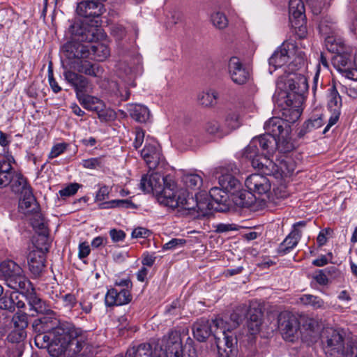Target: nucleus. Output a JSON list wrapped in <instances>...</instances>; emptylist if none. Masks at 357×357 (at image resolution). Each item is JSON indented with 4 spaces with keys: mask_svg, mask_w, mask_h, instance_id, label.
<instances>
[{
    "mask_svg": "<svg viewBox=\"0 0 357 357\" xmlns=\"http://www.w3.org/2000/svg\"><path fill=\"white\" fill-rule=\"evenodd\" d=\"M28 265L31 273L38 277L45 268V252L41 249L33 250L28 255Z\"/></svg>",
    "mask_w": 357,
    "mask_h": 357,
    "instance_id": "24",
    "label": "nucleus"
},
{
    "mask_svg": "<svg viewBox=\"0 0 357 357\" xmlns=\"http://www.w3.org/2000/svg\"><path fill=\"white\" fill-rule=\"evenodd\" d=\"M228 71L232 81L237 84H244L250 77L249 71L243 66L239 58L232 56L228 63Z\"/></svg>",
    "mask_w": 357,
    "mask_h": 357,
    "instance_id": "16",
    "label": "nucleus"
},
{
    "mask_svg": "<svg viewBox=\"0 0 357 357\" xmlns=\"http://www.w3.org/2000/svg\"><path fill=\"white\" fill-rule=\"evenodd\" d=\"M14 327L18 330L10 334L8 337L11 341L20 342L26 337L24 329L28 326V316L26 313L17 312L12 319Z\"/></svg>",
    "mask_w": 357,
    "mask_h": 357,
    "instance_id": "25",
    "label": "nucleus"
},
{
    "mask_svg": "<svg viewBox=\"0 0 357 357\" xmlns=\"http://www.w3.org/2000/svg\"><path fill=\"white\" fill-rule=\"evenodd\" d=\"M130 291L128 289H109L105 296L106 306L112 307L129 303L132 299Z\"/></svg>",
    "mask_w": 357,
    "mask_h": 357,
    "instance_id": "20",
    "label": "nucleus"
},
{
    "mask_svg": "<svg viewBox=\"0 0 357 357\" xmlns=\"http://www.w3.org/2000/svg\"><path fill=\"white\" fill-rule=\"evenodd\" d=\"M18 292L25 298L29 306V310L31 311L32 307L37 302L36 301L40 299V297L36 293L33 286L31 285V287H28L26 289L20 290Z\"/></svg>",
    "mask_w": 357,
    "mask_h": 357,
    "instance_id": "49",
    "label": "nucleus"
},
{
    "mask_svg": "<svg viewBox=\"0 0 357 357\" xmlns=\"http://www.w3.org/2000/svg\"><path fill=\"white\" fill-rule=\"evenodd\" d=\"M0 280L17 291L31 286L21 266L13 260H6L0 264Z\"/></svg>",
    "mask_w": 357,
    "mask_h": 357,
    "instance_id": "4",
    "label": "nucleus"
},
{
    "mask_svg": "<svg viewBox=\"0 0 357 357\" xmlns=\"http://www.w3.org/2000/svg\"><path fill=\"white\" fill-rule=\"evenodd\" d=\"M333 64L335 68L342 74L345 78L357 81V69L351 68L352 60L349 54H339L333 59Z\"/></svg>",
    "mask_w": 357,
    "mask_h": 357,
    "instance_id": "14",
    "label": "nucleus"
},
{
    "mask_svg": "<svg viewBox=\"0 0 357 357\" xmlns=\"http://www.w3.org/2000/svg\"><path fill=\"white\" fill-rule=\"evenodd\" d=\"M67 146L68 144L66 143H59L54 145L49 154V158L52 159L58 157L66 151Z\"/></svg>",
    "mask_w": 357,
    "mask_h": 357,
    "instance_id": "58",
    "label": "nucleus"
},
{
    "mask_svg": "<svg viewBox=\"0 0 357 357\" xmlns=\"http://www.w3.org/2000/svg\"><path fill=\"white\" fill-rule=\"evenodd\" d=\"M218 98V93L213 89L207 91H203L198 96V101L200 105L204 107H210L216 103Z\"/></svg>",
    "mask_w": 357,
    "mask_h": 357,
    "instance_id": "43",
    "label": "nucleus"
},
{
    "mask_svg": "<svg viewBox=\"0 0 357 357\" xmlns=\"http://www.w3.org/2000/svg\"><path fill=\"white\" fill-rule=\"evenodd\" d=\"M333 23L326 18L322 19L320 21L319 29L320 33L324 36H329L333 32Z\"/></svg>",
    "mask_w": 357,
    "mask_h": 357,
    "instance_id": "53",
    "label": "nucleus"
},
{
    "mask_svg": "<svg viewBox=\"0 0 357 357\" xmlns=\"http://www.w3.org/2000/svg\"><path fill=\"white\" fill-rule=\"evenodd\" d=\"M106 0H82L77 6L76 12L83 17L98 18L102 13V2Z\"/></svg>",
    "mask_w": 357,
    "mask_h": 357,
    "instance_id": "15",
    "label": "nucleus"
},
{
    "mask_svg": "<svg viewBox=\"0 0 357 357\" xmlns=\"http://www.w3.org/2000/svg\"><path fill=\"white\" fill-rule=\"evenodd\" d=\"M222 324V319L208 320L205 318H201L195 322L192 325V333L194 337L199 342H205L207 338L213 335L216 340V337H220L218 332L220 325Z\"/></svg>",
    "mask_w": 357,
    "mask_h": 357,
    "instance_id": "8",
    "label": "nucleus"
},
{
    "mask_svg": "<svg viewBox=\"0 0 357 357\" xmlns=\"http://www.w3.org/2000/svg\"><path fill=\"white\" fill-rule=\"evenodd\" d=\"M135 138L133 142V146L135 149H137L142 146L144 142V132L142 128H136L135 130Z\"/></svg>",
    "mask_w": 357,
    "mask_h": 357,
    "instance_id": "61",
    "label": "nucleus"
},
{
    "mask_svg": "<svg viewBox=\"0 0 357 357\" xmlns=\"http://www.w3.org/2000/svg\"><path fill=\"white\" fill-rule=\"evenodd\" d=\"M273 155H259L253 158H247L250 161L252 166L261 170L266 174H276L277 162H274L270 158Z\"/></svg>",
    "mask_w": 357,
    "mask_h": 357,
    "instance_id": "26",
    "label": "nucleus"
},
{
    "mask_svg": "<svg viewBox=\"0 0 357 357\" xmlns=\"http://www.w3.org/2000/svg\"><path fill=\"white\" fill-rule=\"evenodd\" d=\"M11 168V164L10 160H6L3 159L0 160V188H3L6 187L9 180H8V173L6 172L8 169Z\"/></svg>",
    "mask_w": 357,
    "mask_h": 357,
    "instance_id": "48",
    "label": "nucleus"
},
{
    "mask_svg": "<svg viewBox=\"0 0 357 357\" xmlns=\"http://www.w3.org/2000/svg\"><path fill=\"white\" fill-rule=\"evenodd\" d=\"M328 107L331 112L341 113L342 98L335 88H333L331 91Z\"/></svg>",
    "mask_w": 357,
    "mask_h": 357,
    "instance_id": "45",
    "label": "nucleus"
},
{
    "mask_svg": "<svg viewBox=\"0 0 357 357\" xmlns=\"http://www.w3.org/2000/svg\"><path fill=\"white\" fill-rule=\"evenodd\" d=\"M321 341L326 354L331 357H345L344 337L338 331L325 328L321 332Z\"/></svg>",
    "mask_w": 357,
    "mask_h": 357,
    "instance_id": "7",
    "label": "nucleus"
},
{
    "mask_svg": "<svg viewBox=\"0 0 357 357\" xmlns=\"http://www.w3.org/2000/svg\"><path fill=\"white\" fill-rule=\"evenodd\" d=\"M36 305L32 307V310L38 314H46L47 315L53 313V311L50 310L47 305L45 301L42 300L40 298L37 300Z\"/></svg>",
    "mask_w": 357,
    "mask_h": 357,
    "instance_id": "54",
    "label": "nucleus"
},
{
    "mask_svg": "<svg viewBox=\"0 0 357 357\" xmlns=\"http://www.w3.org/2000/svg\"><path fill=\"white\" fill-rule=\"evenodd\" d=\"M287 92V99L291 94V98L298 100L300 104L302 97L308 89L307 78L301 74L290 75L284 82Z\"/></svg>",
    "mask_w": 357,
    "mask_h": 357,
    "instance_id": "10",
    "label": "nucleus"
},
{
    "mask_svg": "<svg viewBox=\"0 0 357 357\" xmlns=\"http://www.w3.org/2000/svg\"><path fill=\"white\" fill-rule=\"evenodd\" d=\"M182 181L186 188L190 189H199L202 185V177L197 174H188L183 176Z\"/></svg>",
    "mask_w": 357,
    "mask_h": 357,
    "instance_id": "46",
    "label": "nucleus"
},
{
    "mask_svg": "<svg viewBox=\"0 0 357 357\" xmlns=\"http://www.w3.org/2000/svg\"><path fill=\"white\" fill-rule=\"evenodd\" d=\"M324 125V120L321 116L316 118H311L305 121V126L311 131L321 128Z\"/></svg>",
    "mask_w": 357,
    "mask_h": 357,
    "instance_id": "57",
    "label": "nucleus"
},
{
    "mask_svg": "<svg viewBox=\"0 0 357 357\" xmlns=\"http://www.w3.org/2000/svg\"><path fill=\"white\" fill-rule=\"evenodd\" d=\"M19 208L25 215H29L39 208L31 189H25L19 201Z\"/></svg>",
    "mask_w": 357,
    "mask_h": 357,
    "instance_id": "32",
    "label": "nucleus"
},
{
    "mask_svg": "<svg viewBox=\"0 0 357 357\" xmlns=\"http://www.w3.org/2000/svg\"><path fill=\"white\" fill-rule=\"evenodd\" d=\"M79 185L77 183H71L63 189L59 190L61 197H70L74 195L78 190Z\"/></svg>",
    "mask_w": 357,
    "mask_h": 357,
    "instance_id": "59",
    "label": "nucleus"
},
{
    "mask_svg": "<svg viewBox=\"0 0 357 357\" xmlns=\"http://www.w3.org/2000/svg\"><path fill=\"white\" fill-rule=\"evenodd\" d=\"M289 61L288 50L284 44L279 47L268 60L269 65L274 67V70L280 68L287 63Z\"/></svg>",
    "mask_w": 357,
    "mask_h": 357,
    "instance_id": "36",
    "label": "nucleus"
},
{
    "mask_svg": "<svg viewBox=\"0 0 357 357\" xmlns=\"http://www.w3.org/2000/svg\"><path fill=\"white\" fill-rule=\"evenodd\" d=\"M276 174L282 177L290 176L295 170L296 165L293 160L286 155L276 160Z\"/></svg>",
    "mask_w": 357,
    "mask_h": 357,
    "instance_id": "37",
    "label": "nucleus"
},
{
    "mask_svg": "<svg viewBox=\"0 0 357 357\" xmlns=\"http://www.w3.org/2000/svg\"><path fill=\"white\" fill-rule=\"evenodd\" d=\"M14 296L16 299H17V296L16 293H13L10 294V297L3 296L0 298V308L3 310H8L9 311H13L14 310L15 306V299Z\"/></svg>",
    "mask_w": 357,
    "mask_h": 357,
    "instance_id": "52",
    "label": "nucleus"
},
{
    "mask_svg": "<svg viewBox=\"0 0 357 357\" xmlns=\"http://www.w3.org/2000/svg\"><path fill=\"white\" fill-rule=\"evenodd\" d=\"M278 328L285 340L294 342L298 337L300 323L298 318L289 312H282L278 316Z\"/></svg>",
    "mask_w": 357,
    "mask_h": 357,
    "instance_id": "9",
    "label": "nucleus"
},
{
    "mask_svg": "<svg viewBox=\"0 0 357 357\" xmlns=\"http://www.w3.org/2000/svg\"><path fill=\"white\" fill-rule=\"evenodd\" d=\"M127 357H165V352L149 343H142L127 350Z\"/></svg>",
    "mask_w": 357,
    "mask_h": 357,
    "instance_id": "22",
    "label": "nucleus"
},
{
    "mask_svg": "<svg viewBox=\"0 0 357 357\" xmlns=\"http://www.w3.org/2000/svg\"><path fill=\"white\" fill-rule=\"evenodd\" d=\"M241 126L239 114L234 110H229L225 116V129L228 133Z\"/></svg>",
    "mask_w": 357,
    "mask_h": 357,
    "instance_id": "39",
    "label": "nucleus"
},
{
    "mask_svg": "<svg viewBox=\"0 0 357 357\" xmlns=\"http://www.w3.org/2000/svg\"><path fill=\"white\" fill-rule=\"evenodd\" d=\"M277 139V149L281 153H287L291 152L294 149V144L291 142V139L283 135L278 137Z\"/></svg>",
    "mask_w": 357,
    "mask_h": 357,
    "instance_id": "50",
    "label": "nucleus"
},
{
    "mask_svg": "<svg viewBox=\"0 0 357 357\" xmlns=\"http://www.w3.org/2000/svg\"><path fill=\"white\" fill-rule=\"evenodd\" d=\"M63 75L65 79L74 87L77 99L86 95L89 84L87 78L70 70L66 71Z\"/></svg>",
    "mask_w": 357,
    "mask_h": 357,
    "instance_id": "23",
    "label": "nucleus"
},
{
    "mask_svg": "<svg viewBox=\"0 0 357 357\" xmlns=\"http://www.w3.org/2000/svg\"><path fill=\"white\" fill-rule=\"evenodd\" d=\"M307 225V221L302 220L297 222L293 225V229L289 234V236L294 238L296 241H299L301 236L302 231L299 229V227H305Z\"/></svg>",
    "mask_w": 357,
    "mask_h": 357,
    "instance_id": "55",
    "label": "nucleus"
},
{
    "mask_svg": "<svg viewBox=\"0 0 357 357\" xmlns=\"http://www.w3.org/2000/svg\"><path fill=\"white\" fill-rule=\"evenodd\" d=\"M298 243L294 238L287 236L284 240L279 245L278 253L280 255H285L291 252Z\"/></svg>",
    "mask_w": 357,
    "mask_h": 357,
    "instance_id": "47",
    "label": "nucleus"
},
{
    "mask_svg": "<svg viewBox=\"0 0 357 357\" xmlns=\"http://www.w3.org/2000/svg\"><path fill=\"white\" fill-rule=\"evenodd\" d=\"M231 197L236 205L245 208L251 206L254 202V199H257L252 192L242 190L241 188L238 189L237 192H235Z\"/></svg>",
    "mask_w": 357,
    "mask_h": 357,
    "instance_id": "33",
    "label": "nucleus"
},
{
    "mask_svg": "<svg viewBox=\"0 0 357 357\" xmlns=\"http://www.w3.org/2000/svg\"><path fill=\"white\" fill-rule=\"evenodd\" d=\"M300 300L304 305H310L314 309H326L328 306L322 298L311 294H304Z\"/></svg>",
    "mask_w": 357,
    "mask_h": 357,
    "instance_id": "42",
    "label": "nucleus"
},
{
    "mask_svg": "<svg viewBox=\"0 0 357 357\" xmlns=\"http://www.w3.org/2000/svg\"><path fill=\"white\" fill-rule=\"evenodd\" d=\"M246 188L255 196H264L261 198L262 202H266L268 199V193L271 190V183L267 177L259 174H253L250 175L245 181Z\"/></svg>",
    "mask_w": 357,
    "mask_h": 357,
    "instance_id": "11",
    "label": "nucleus"
},
{
    "mask_svg": "<svg viewBox=\"0 0 357 357\" xmlns=\"http://www.w3.org/2000/svg\"><path fill=\"white\" fill-rule=\"evenodd\" d=\"M313 278L320 285H326L328 283L327 275L324 270H318Z\"/></svg>",
    "mask_w": 357,
    "mask_h": 357,
    "instance_id": "62",
    "label": "nucleus"
},
{
    "mask_svg": "<svg viewBox=\"0 0 357 357\" xmlns=\"http://www.w3.org/2000/svg\"><path fill=\"white\" fill-rule=\"evenodd\" d=\"M162 349L167 354H178L182 352V342L179 333L176 331L171 330L167 335L162 339L161 345L158 347Z\"/></svg>",
    "mask_w": 357,
    "mask_h": 357,
    "instance_id": "19",
    "label": "nucleus"
},
{
    "mask_svg": "<svg viewBox=\"0 0 357 357\" xmlns=\"http://www.w3.org/2000/svg\"><path fill=\"white\" fill-rule=\"evenodd\" d=\"M127 111L132 119L139 123H145L150 115L149 109L140 104H128Z\"/></svg>",
    "mask_w": 357,
    "mask_h": 357,
    "instance_id": "34",
    "label": "nucleus"
},
{
    "mask_svg": "<svg viewBox=\"0 0 357 357\" xmlns=\"http://www.w3.org/2000/svg\"><path fill=\"white\" fill-rule=\"evenodd\" d=\"M284 124L287 127V124L283 122L282 119L279 117H273L266 121L264 128L266 134L271 135L277 139L284 132Z\"/></svg>",
    "mask_w": 357,
    "mask_h": 357,
    "instance_id": "35",
    "label": "nucleus"
},
{
    "mask_svg": "<svg viewBox=\"0 0 357 357\" xmlns=\"http://www.w3.org/2000/svg\"><path fill=\"white\" fill-rule=\"evenodd\" d=\"M84 18V20L75 22L72 25H70L69 27V32L73 40L79 41L80 43H91L98 38V21L96 20V18L92 17L93 19L90 21L93 24H89L88 22V19L89 17Z\"/></svg>",
    "mask_w": 357,
    "mask_h": 357,
    "instance_id": "6",
    "label": "nucleus"
},
{
    "mask_svg": "<svg viewBox=\"0 0 357 357\" xmlns=\"http://www.w3.org/2000/svg\"><path fill=\"white\" fill-rule=\"evenodd\" d=\"M211 20L213 24L219 29L225 28L228 24V20L224 13L216 12L211 15Z\"/></svg>",
    "mask_w": 357,
    "mask_h": 357,
    "instance_id": "51",
    "label": "nucleus"
},
{
    "mask_svg": "<svg viewBox=\"0 0 357 357\" xmlns=\"http://www.w3.org/2000/svg\"><path fill=\"white\" fill-rule=\"evenodd\" d=\"M204 130L207 134L219 138H222L228 134V131L224 127H222L216 120H211L206 122L204 126Z\"/></svg>",
    "mask_w": 357,
    "mask_h": 357,
    "instance_id": "40",
    "label": "nucleus"
},
{
    "mask_svg": "<svg viewBox=\"0 0 357 357\" xmlns=\"http://www.w3.org/2000/svg\"><path fill=\"white\" fill-rule=\"evenodd\" d=\"M185 243L186 241L183 238H172L163 245V250H171L177 247L183 246Z\"/></svg>",
    "mask_w": 357,
    "mask_h": 357,
    "instance_id": "60",
    "label": "nucleus"
},
{
    "mask_svg": "<svg viewBox=\"0 0 357 357\" xmlns=\"http://www.w3.org/2000/svg\"><path fill=\"white\" fill-rule=\"evenodd\" d=\"M141 156L150 170L161 169L165 165L160 146L156 144L146 143L141 151Z\"/></svg>",
    "mask_w": 357,
    "mask_h": 357,
    "instance_id": "13",
    "label": "nucleus"
},
{
    "mask_svg": "<svg viewBox=\"0 0 357 357\" xmlns=\"http://www.w3.org/2000/svg\"><path fill=\"white\" fill-rule=\"evenodd\" d=\"M304 10V5L301 0H289V12L291 26H294L296 22L305 23Z\"/></svg>",
    "mask_w": 357,
    "mask_h": 357,
    "instance_id": "31",
    "label": "nucleus"
},
{
    "mask_svg": "<svg viewBox=\"0 0 357 357\" xmlns=\"http://www.w3.org/2000/svg\"><path fill=\"white\" fill-rule=\"evenodd\" d=\"M32 215L30 218V222L32 227L38 231V232L45 234L47 233V228L45 224L44 218L39 211V208L30 213Z\"/></svg>",
    "mask_w": 357,
    "mask_h": 357,
    "instance_id": "44",
    "label": "nucleus"
},
{
    "mask_svg": "<svg viewBox=\"0 0 357 357\" xmlns=\"http://www.w3.org/2000/svg\"><path fill=\"white\" fill-rule=\"evenodd\" d=\"M54 338L61 347H69L75 354L79 353L84 348L86 350L89 344L87 333L67 321H59V324L54 329Z\"/></svg>",
    "mask_w": 357,
    "mask_h": 357,
    "instance_id": "2",
    "label": "nucleus"
},
{
    "mask_svg": "<svg viewBox=\"0 0 357 357\" xmlns=\"http://www.w3.org/2000/svg\"><path fill=\"white\" fill-rule=\"evenodd\" d=\"M332 233H333V230L330 228H326V229H322L319 232V234L317 238V241L319 246H323L324 245H325L327 242L326 236L328 235H331Z\"/></svg>",
    "mask_w": 357,
    "mask_h": 357,
    "instance_id": "63",
    "label": "nucleus"
},
{
    "mask_svg": "<svg viewBox=\"0 0 357 357\" xmlns=\"http://www.w3.org/2000/svg\"><path fill=\"white\" fill-rule=\"evenodd\" d=\"M218 183L220 188L229 193L230 196L241 188L240 181L225 169L221 172V176L218 178Z\"/></svg>",
    "mask_w": 357,
    "mask_h": 357,
    "instance_id": "27",
    "label": "nucleus"
},
{
    "mask_svg": "<svg viewBox=\"0 0 357 357\" xmlns=\"http://www.w3.org/2000/svg\"><path fill=\"white\" fill-rule=\"evenodd\" d=\"M64 56L69 60L87 59L89 53V45L73 40L68 41L62 47Z\"/></svg>",
    "mask_w": 357,
    "mask_h": 357,
    "instance_id": "17",
    "label": "nucleus"
},
{
    "mask_svg": "<svg viewBox=\"0 0 357 357\" xmlns=\"http://www.w3.org/2000/svg\"><path fill=\"white\" fill-rule=\"evenodd\" d=\"M277 149V139L268 134L261 135L252 139L244 149L242 157L253 158L259 155H273Z\"/></svg>",
    "mask_w": 357,
    "mask_h": 357,
    "instance_id": "5",
    "label": "nucleus"
},
{
    "mask_svg": "<svg viewBox=\"0 0 357 357\" xmlns=\"http://www.w3.org/2000/svg\"><path fill=\"white\" fill-rule=\"evenodd\" d=\"M229 195L220 187H214L210 190L209 196L211 199V202L214 203L215 211H225L227 209Z\"/></svg>",
    "mask_w": 357,
    "mask_h": 357,
    "instance_id": "28",
    "label": "nucleus"
},
{
    "mask_svg": "<svg viewBox=\"0 0 357 357\" xmlns=\"http://www.w3.org/2000/svg\"><path fill=\"white\" fill-rule=\"evenodd\" d=\"M77 70L79 73L93 77H100L102 73V69L99 65L92 64L86 61H81Z\"/></svg>",
    "mask_w": 357,
    "mask_h": 357,
    "instance_id": "41",
    "label": "nucleus"
},
{
    "mask_svg": "<svg viewBox=\"0 0 357 357\" xmlns=\"http://www.w3.org/2000/svg\"><path fill=\"white\" fill-rule=\"evenodd\" d=\"M298 102V100L291 98V95L288 96V99L286 100L288 107L283 109L282 117L280 118L284 123H294L300 118L301 112L298 109L299 104Z\"/></svg>",
    "mask_w": 357,
    "mask_h": 357,
    "instance_id": "29",
    "label": "nucleus"
},
{
    "mask_svg": "<svg viewBox=\"0 0 357 357\" xmlns=\"http://www.w3.org/2000/svg\"><path fill=\"white\" fill-rule=\"evenodd\" d=\"M176 202L178 212L183 215H192L194 218H202L210 213L211 210H215L214 203L207 199L198 201L192 196L189 197L186 190L181 189L178 193Z\"/></svg>",
    "mask_w": 357,
    "mask_h": 357,
    "instance_id": "3",
    "label": "nucleus"
},
{
    "mask_svg": "<svg viewBox=\"0 0 357 357\" xmlns=\"http://www.w3.org/2000/svg\"><path fill=\"white\" fill-rule=\"evenodd\" d=\"M6 172L9 174L8 178L9 182L7 185H10L13 192L22 195L25 191V189H31V187L27 184L23 176L16 172L12 167L10 169H8Z\"/></svg>",
    "mask_w": 357,
    "mask_h": 357,
    "instance_id": "30",
    "label": "nucleus"
},
{
    "mask_svg": "<svg viewBox=\"0 0 357 357\" xmlns=\"http://www.w3.org/2000/svg\"><path fill=\"white\" fill-rule=\"evenodd\" d=\"M102 158H91L86 160H83L82 165L84 168L95 169L102 166Z\"/></svg>",
    "mask_w": 357,
    "mask_h": 357,
    "instance_id": "56",
    "label": "nucleus"
},
{
    "mask_svg": "<svg viewBox=\"0 0 357 357\" xmlns=\"http://www.w3.org/2000/svg\"><path fill=\"white\" fill-rule=\"evenodd\" d=\"M78 100L84 108L96 112L101 121L108 120V112L105 110L104 102L99 98L86 94L81 96Z\"/></svg>",
    "mask_w": 357,
    "mask_h": 357,
    "instance_id": "18",
    "label": "nucleus"
},
{
    "mask_svg": "<svg viewBox=\"0 0 357 357\" xmlns=\"http://www.w3.org/2000/svg\"><path fill=\"white\" fill-rule=\"evenodd\" d=\"M109 194V188L107 185H102L98 190L96 195V201L101 202L108 198Z\"/></svg>",
    "mask_w": 357,
    "mask_h": 357,
    "instance_id": "64",
    "label": "nucleus"
},
{
    "mask_svg": "<svg viewBox=\"0 0 357 357\" xmlns=\"http://www.w3.org/2000/svg\"><path fill=\"white\" fill-rule=\"evenodd\" d=\"M89 55L87 59L103 61L109 56L110 51L107 45L102 43H96V45H89Z\"/></svg>",
    "mask_w": 357,
    "mask_h": 357,
    "instance_id": "38",
    "label": "nucleus"
},
{
    "mask_svg": "<svg viewBox=\"0 0 357 357\" xmlns=\"http://www.w3.org/2000/svg\"><path fill=\"white\" fill-rule=\"evenodd\" d=\"M59 321V319L50 316H43L34 320L32 324V327L33 331L38 333V336L36 337V344L38 347V344L37 341L43 334L49 333L54 336V329L57 327Z\"/></svg>",
    "mask_w": 357,
    "mask_h": 357,
    "instance_id": "21",
    "label": "nucleus"
},
{
    "mask_svg": "<svg viewBox=\"0 0 357 357\" xmlns=\"http://www.w3.org/2000/svg\"><path fill=\"white\" fill-rule=\"evenodd\" d=\"M222 337H216L218 357H237L238 350L236 347L237 340L231 331L220 332Z\"/></svg>",
    "mask_w": 357,
    "mask_h": 357,
    "instance_id": "12",
    "label": "nucleus"
},
{
    "mask_svg": "<svg viewBox=\"0 0 357 357\" xmlns=\"http://www.w3.org/2000/svg\"><path fill=\"white\" fill-rule=\"evenodd\" d=\"M155 170L142 177L141 189L147 193L155 194L162 203L174 208L178 206V202L176 200L179 192V190H176L174 180L170 175H162L160 169Z\"/></svg>",
    "mask_w": 357,
    "mask_h": 357,
    "instance_id": "1",
    "label": "nucleus"
}]
</instances>
